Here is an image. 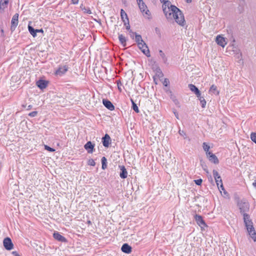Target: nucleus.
<instances>
[{"mask_svg": "<svg viewBox=\"0 0 256 256\" xmlns=\"http://www.w3.org/2000/svg\"><path fill=\"white\" fill-rule=\"evenodd\" d=\"M163 2V11L167 18H170L172 15L176 22L180 26H184L186 24L184 16L182 11L176 6L172 5L170 2L166 0H160Z\"/></svg>", "mask_w": 256, "mask_h": 256, "instance_id": "1", "label": "nucleus"}, {"mask_svg": "<svg viewBox=\"0 0 256 256\" xmlns=\"http://www.w3.org/2000/svg\"><path fill=\"white\" fill-rule=\"evenodd\" d=\"M137 4L139 8L140 12L142 13L143 16L148 18L150 19V12L148 9L147 6L142 0H136Z\"/></svg>", "mask_w": 256, "mask_h": 256, "instance_id": "2", "label": "nucleus"}, {"mask_svg": "<svg viewBox=\"0 0 256 256\" xmlns=\"http://www.w3.org/2000/svg\"><path fill=\"white\" fill-rule=\"evenodd\" d=\"M240 212L242 214L248 212L250 209L249 203L245 200H238L237 203Z\"/></svg>", "mask_w": 256, "mask_h": 256, "instance_id": "3", "label": "nucleus"}, {"mask_svg": "<svg viewBox=\"0 0 256 256\" xmlns=\"http://www.w3.org/2000/svg\"><path fill=\"white\" fill-rule=\"evenodd\" d=\"M248 232L253 240L256 242V232L252 224L245 226Z\"/></svg>", "mask_w": 256, "mask_h": 256, "instance_id": "4", "label": "nucleus"}, {"mask_svg": "<svg viewBox=\"0 0 256 256\" xmlns=\"http://www.w3.org/2000/svg\"><path fill=\"white\" fill-rule=\"evenodd\" d=\"M138 48L142 52L148 57L150 56V52L148 50V46L144 42H143L138 44Z\"/></svg>", "mask_w": 256, "mask_h": 256, "instance_id": "5", "label": "nucleus"}, {"mask_svg": "<svg viewBox=\"0 0 256 256\" xmlns=\"http://www.w3.org/2000/svg\"><path fill=\"white\" fill-rule=\"evenodd\" d=\"M3 244L4 248L8 250H12L14 248V244L12 240L8 237L4 238Z\"/></svg>", "mask_w": 256, "mask_h": 256, "instance_id": "6", "label": "nucleus"}, {"mask_svg": "<svg viewBox=\"0 0 256 256\" xmlns=\"http://www.w3.org/2000/svg\"><path fill=\"white\" fill-rule=\"evenodd\" d=\"M18 13L15 14L12 18V20H11V26H10V30L12 32H14L16 27L17 26L18 23Z\"/></svg>", "mask_w": 256, "mask_h": 256, "instance_id": "7", "label": "nucleus"}, {"mask_svg": "<svg viewBox=\"0 0 256 256\" xmlns=\"http://www.w3.org/2000/svg\"><path fill=\"white\" fill-rule=\"evenodd\" d=\"M103 146L105 148H108L111 144L112 140L110 136L106 134L102 138Z\"/></svg>", "mask_w": 256, "mask_h": 256, "instance_id": "8", "label": "nucleus"}, {"mask_svg": "<svg viewBox=\"0 0 256 256\" xmlns=\"http://www.w3.org/2000/svg\"><path fill=\"white\" fill-rule=\"evenodd\" d=\"M94 146V144H92L90 141H88L84 145V148L88 154H92L95 150Z\"/></svg>", "mask_w": 256, "mask_h": 256, "instance_id": "9", "label": "nucleus"}, {"mask_svg": "<svg viewBox=\"0 0 256 256\" xmlns=\"http://www.w3.org/2000/svg\"><path fill=\"white\" fill-rule=\"evenodd\" d=\"M68 70V66L66 65L60 66L58 69L56 71V74L59 76L64 75Z\"/></svg>", "mask_w": 256, "mask_h": 256, "instance_id": "10", "label": "nucleus"}, {"mask_svg": "<svg viewBox=\"0 0 256 256\" xmlns=\"http://www.w3.org/2000/svg\"><path fill=\"white\" fill-rule=\"evenodd\" d=\"M194 219L196 221L197 224L200 227L202 228L203 226H206V224L204 221V220L202 217L201 216L198 214H195Z\"/></svg>", "mask_w": 256, "mask_h": 256, "instance_id": "11", "label": "nucleus"}, {"mask_svg": "<svg viewBox=\"0 0 256 256\" xmlns=\"http://www.w3.org/2000/svg\"><path fill=\"white\" fill-rule=\"evenodd\" d=\"M207 156L209 160L214 163V164H218L219 162V160L217 158V156L212 152H207Z\"/></svg>", "mask_w": 256, "mask_h": 256, "instance_id": "12", "label": "nucleus"}, {"mask_svg": "<svg viewBox=\"0 0 256 256\" xmlns=\"http://www.w3.org/2000/svg\"><path fill=\"white\" fill-rule=\"evenodd\" d=\"M216 42L218 44L222 46V48L224 47L226 44L225 38L220 35L216 36Z\"/></svg>", "mask_w": 256, "mask_h": 256, "instance_id": "13", "label": "nucleus"}, {"mask_svg": "<svg viewBox=\"0 0 256 256\" xmlns=\"http://www.w3.org/2000/svg\"><path fill=\"white\" fill-rule=\"evenodd\" d=\"M102 104L108 110H114V106L110 100L107 99H104L102 100Z\"/></svg>", "mask_w": 256, "mask_h": 256, "instance_id": "14", "label": "nucleus"}, {"mask_svg": "<svg viewBox=\"0 0 256 256\" xmlns=\"http://www.w3.org/2000/svg\"><path fill=\"white\" fill-rule=\"evenodd\" d=\"M48 84V82L43 80H39L36 82V86L40 90H43L46 88Z\"/></svg>", "mask_w": 256, "mask_h": 256, "instance_id": "15", "label": "nucleus"}, {"mask_svg": "<svg viewBox=\"0 0 256 256\" xmlns=\"http://www.w3.org/2000/svg\"><path fill=\"white\" fill-rule=\"evenodd\" d=\"M120 169V178L124 179L128 176V172L124 166H118Z\"/></svg>", "mask_w": 256, "mask_h": 256, "instance_id": "16", "label": "nucleus"}, {"mask_svg": "<svg viewBox=\"0 0 256 256\" xmlns=\"http://www.w3.org/2000/svg\"><path fill=\"white\" fill-rule=\"evenodd\" d=\"M54 238L56 240H57L60 242H67L66 239L62 235H61L60 232H54L53 234Z\"/></svg>", "mask_w": 256, "mask_h": 256, "instance_id": "17", "label": "nucleus"}, {"mask_svg": "<svg viewBox=\"0 0 256 256\" xmlns=\"http://www.w3.org/2000/svg\"><path fill=\"white\" fill-rule=\"evenodd\" d=\"M188 87L196 95V97H199L200 92L196 86L191 84H188Z\"/></svg>", "mask_w": 256, "mask_h": 256, "instance_id": "18", "label": "nucleus"}, {"mask_svg": "<svg viewBox=\"0 0 256 256\" xmlns=\"http://www.w3.org/2000/svg\"><path fill=\"white\" fill-rule=\"evenodd\" d=\"M214 177L215 179L216 182L218 186L220 184V183H222V178L217 170H214L212 171Z\"/></svg>", "mask_w": 256, "mask_h": 256, "instance_id": "19", "label": "nucleus"}, {"mask_svg": "<svg viewBox=\"0 0 256 256\" xmlns=\"http://www.w3.org/2000/svg\"><path fill=\"white\" fill-rule=\"evenodd\" d=\"M132 247L126 243L123 244L121 248L122 251L128 254L132 252Z\"/></svg>", "mask_w": 256, "mask_h": 256, "instance_id": "20", "label": "nucleus"}, {"mask_svg": "<svg viewBox=\"0 0 256 256\" xmlns=\"http://www.w3.org/2000/svg\"><path fill=\"white\" fill-rule=\"evenodd\" d=\"M120 16L122 20L124 22V25L126 24V22H129L128 15L123 9H121L120 10Z\"/></svg>", "mask_w": 256, "mask_h": 256, "instance_id": "21", "label": "nucleus"}, {"mask_svg": "<svg viewBox=\"0 0 256 256\" xmlns=\"http://www.w3.org/2000/svg\"><path fill=\"white\" fill-rule=\"evenodd\" d=\"M244 216V220L245 226L248 225L249 224H252V220L250 219V216L246 213L242 214Z\"/></svg>", "mask_w": 256, "mask_h": 256, "instance_id": "22", "label": "nucleus"}, {"mask_svg": "<svg viewBox=\"0 0 256 256\" xmlns=\"http://www.w3.org/2000/svg\"><path fill=\"white\" fill-rule=\"evenodd\" d=\"M8 0H0V10H4L8 6Z\"/></svg>", "mask_w": 256, "mask_h": 256, "instance_id": "23", "label": "nucleus"}, {"mask_svg": "<svg viewBox=\"0 0 256 256\" xmlns=\"http://www.w3.org/2000/svg\"><path fill=\"white\" fill-rule=\"evenodd\" d=\"M118 40L123 46H126V39L122 34H118Z\"/></svg>", "mask_w": 256, "mask_h": 256, "instance_id": "24", "label": "nucleus"}, {"mask_svg": "<svg viewBox=\"0 0 256 256\" xmlns=\"http://www.w3.org/2000/svg\"><path fill=\"white\" fill-rule=\"evenodd\" d=\"M200 97H197L200 101L201 106L202 108H204L206 105V101L204 98V97L202 96L201 92H200Z\"/></svg>", "mask_w": 256, "mask_h": 256, "instance_id": "25", "label": "nucleus"}, {"mask_svg": "<svg viewBox=\"0 0 256 256\" xmlns=\"http://www.w3.org/2000/svg\"><path fill=\"white\" fill-rule=\"evenodd\" d=\"M28 30L30 33L33 36V37L34 38L36 36V29H34L32 26L28 24Z\"/></svg>", "mask_w": 256, "mask_h": 256, "instance_id": "26", "label": "nucleus"}, {"mask_svg": "<svg viewBox=\"0 0 256 256\" xmlns=\"http://www.w3.org/2000/svg\"><path fill=\"white\" fill-rule=\"evenodd\" d=\"M102 164V170H105L107 168V160L106 157L103 156L101 159Z\"/></svg>", "mask_w": 256, "mask_h": 256, "instance_id": "27", "label": "nucleus"}, {"mask_svg": "<svg viewBox=\"0 0 256 256\" xmlns=\"http://www.w3.org/2000/svg\"><path fill=\"white\" fill-rule=\"evenodd\" d=\"M130 101L132 103V108L135 112H136V113H138L140 112V110H138L137 104L134 102L132 99H130Z\"/></svg>", "mask_w": 256, "mask_h": 256, "instance_id": "28", "label": "nucleus"}, {"mask_svg": "<svg viewBox=\"0 0 256 256\" xmlns=\"http://www.w3.org/2000/svg\"><path fill=\"white\" fill-rule=\"evenodd\" d=\"M135 42L137 44H138V43L142 42L144 41L143 40L142 36L139 34H137L135 36Z\"/></svg>", "mask_w": 256, "mask_h": 256, "instance_id": "29", "label": "nucleus"}, {"mask_svg": "<svg viewBox=\"0 0 256 256\" xmlns=\"http://www.w3.org/2000/svg\"><path fill=\"white\" fill-rule=\"evenodd\" d=\"M159 54H160V56L161 57V58H162L163 62H166L167 60V58H166L164 54L162 52V50H159Z\"/></svg>", "mask_w": 256, "mask_h": 256, "instance_id": "30", "label": "nucleus"}, {"mask_svg": "<svg viewBox=\"0 0 256 256\" xmlns=\"http://www.w3.org/2000/svg\"><path fill=\"white\" fill-rule=\"evenodd\" d=\"M217 87L214 85V84H212L210 88V92H213V93H215L216 92H217V94H218L219 92H217Z\"/></svg>", "mask_w": 256, "mask_h": 256, "instance_id": "31", "label": "nucleus"}, {"mask_svg": "<svg viewBox=\"0 0 256 256\" xmlns=\"http://www.w3.org/2000/svg\"><path fill=\"white\" fill-rule=\"evenodd\" d=\"M202 146L204 150L206 152V154H207V152H209L208 150L210 148V146H208L206 142H204L202 144Z\"/></svg>", "mask_w": 256, "mask_h": 256, "instance_id": "32", "label": "nucleus"}, {"mask_svg": "<svg viewBox=\"0 0 256 256\" xmlns=\"http://www.w3.org/2000/svg\"><path fill=\"white\" fill-rule=\"evenodd\" d=\"M250 138L252 142L256 144V132H252L250 134Z\"/></svg>", "mask_w": 256, "mask_h": 256, "instance_id": "33", "label": "nucleus"}, {"mask_svg": "<svg viewBox=\"0 0 256 256\" xmlns=\"http://www.w3.org/2000/svg\"><path fill=\"white\" fill-rule=\"evenodd\" d=\"M44 149L48 150L50 152H54L55 150L47 145H44Z\"/></svg>", "mask_w": 256, "mask_h": 256, "instance_id": "34", "label": "nucleus"}, {"mask_svg": "<svg viewBox=\"0 0 256 256\" xmlns=\"http://www.w3.org/2000/svg\"><path fill=\"white\" fill-rule=\"evenodd\" d=\"M194 182L196 185L200 186L202 182V180L201 178H200L194 180Z\"/></svg>", "mask_w": 256, "mask_h": 256, "instance_id": "35", "label": "nucleus"}, {"mask_svg": "<svg viewBox=\"0 0 256 256\" xmlns=\"http://www.w3.org/2000/svg\"><path fill=\"white\" fill-rule=\"evenodd\" d=\"M88 164L91 166H94L96 162L93 159H90L88 162Z\"/></svg>", "mask_w": 256, "mask_h": 256, "instance_id": "36", "label": "nucleus"}, {"mask_svg": "<svg viewBox=\"0 0 256 256\" xmlns=\"http://www.w3.org/2000/svg\"><path fill=\"white\" fill-rule=\"evenodd\" d=\"M117 86H118V88L119 91L121 92L122 91V89L121 88V86H122V84L121 82H120V80L117 81Z\"/></svg>", "mask_w": 256, "mask_h": 256, "instance_id": "37", "label": "nucleus"}, {"mask_svg": "<svg viewBox=\"0 0 256 256\" xmlns=\"http://www.w3.org/2000/svg\"><path fill=\"white\" fill-rule=\"evenodd\" d=\"M138 34L136 32H132V30H130V36L131 38H132V39H134V36H136V34Z\"/></svg>", "mask_w": 256, "mask_h": 256, "instance_id": "38", "label": "nucleus"}, {"mask_svg": "<svg viewBox=\"0 0 256 256\" xmlns=\"http://www.w3.org/2000/svg\"><path fill=\"white\" fill-rule=\"evenodd\" d=\"M38 112L36 111H34L29 114V116L31 117H34L37 115Z\"/></svg>", "mask_w": 256, "mask_h": 256, "instance_id": "39", "label": "nucleus"}, {"mask_svg": "<svg viewBox=\"0 0 256 256\" xmlns=\"http://www.w3.org/2000/svg\"><path fill=\"white\" fill-rule=\"evenodd\" d=\"M169 80L168 79V78H165L164 81L163 82V84L165 86H167L168 84H169Z\"/></svg>", "mask_w": 256, "mask_h": 256, "instance_id": "40", "label": "nucleus"}, {"mask_svg": "<svg viewBox=\"0 0 256 256\" xmlns=\"http://www.w3.org/2000/svg\"><path fill=\"white\" fill-rule=\"evenodd\" d=\"M218 187L220 191V192H222V190H225L222 182V183H220V186H218Z\"/></svg>", "mask_w": 256, "mask_h": 256, "instance_id": "41", "label": "nucleus"}, {"mask_svg": "<svg viewBox=\"0 0 256 256\" xmlns=\"http://www.w3.org/2000/svg\"><path fill=\"white\" fill-rule=\"evenodd\" d=\"M126 22V24L125 25L126 26V29L130 32V30H131L130 28V26L129 22Z\"/></svg>", "mask_w": 256, "mask_h": 256, "instance_id": "42", "label": "nucleus"}, {"mask_svg": "<svg viewBox=\"0 0 256 256\" xmlns=\"http://www.w3.org/2000/svg\"><path fill=\"white\" fill-rule=\"evenodd\" d=\"M12 254L14 256H20L16 251L12 252Z\"/></svg>", "mask_w": 256, "mask_h": 256, "instance_id": "43", "label": "nucleus"}, {"mask_svg": "<svg viewBox=\"0 0 256 256\" xmlns=\"http://www.w3.org/2000/svg\"><path fill=\"white\" fill-rule=\"evenodd\" d=\"M36 33H37V32L43 33L44 32V30L42 28H41V29H36Z\"/></svg>", "mask_w": 256, "mask_h": 256, "instance_id": "44", "label": "nucleus"}, {"mask_svg": "<svg viewBox=\"0 0 256 256\" xmlns=\"http://www.w3.org/2000/svg\"><path fill=\"white\" fill-rule=\"evenodd\" d=\"M179 134L181 135V136H184V135H186V134L185 132L182 130V131H181L180 130H179Z\"/></svg>", "mask_w": 256, "mask_h": 256, "instance_id": "45", "label": "nucleus"}, {"mask_svg": "<svg viewBox=\"0 0 256 256\" xmlns=\"http://www.w3.org/2000/svg\"><path fill=\"white\" fill-rule=\"evenodd\" d=\"M72 2L73 4H78V0H72Z\"/></svg>", "mask_w": 256, "mask_h": 256, "instance_id": "46", "label": "nucleus"}, {"mask_svg": "<svg viewBox=\"0 0 256 256\" xmlns=\"http://www.w3.org/2000/svg\"><path fill=\"white\" fill-rule=\"evenodd\" d=\"M174 115H175L176 117L178 119V112H174Z\"/></svg>", "mask_w": 256, "mask_h": 256, "instance_id": "47", "label": "nucleus"}, {"mask_svg": "<svg viewBox=\"0 0 256 256\" xmlns=\"http://www.w3.org/2000/svg\"><path fill=\"white\" fill-rule=\"evenodd\" d=\"M155 31L156 33L160 32V30L158 28H155Z\"/></svg>", "mask_w": 256, "mask_h": 256, "instance_id": "48", "label": "nucleus"}, {"mask_svg": "<svg viewBox=\"0 0 256 256\" xmlns=\"http://www.w3.org/2000/svg\"><path fill=\"white\" fill-rule=\"evenodd\" d=\"M0 31H1V32H2V36H4V30L3 29H1Z\"/></svg>", "mask_w": 256, "mask_h": 256, "instance_id": "49", "label": "nucleus"}, {"mask_svg": "<svg viewBox=\"0 0 256 256\" xmlns=\"http://www.w3.org/2000/svg\"><path fill=\"white\" fill-rule=\"evenodd\" d=\"M224 191V194L228 196V192L226 190H223Z\"/></svg>", "mask_w": 256, "mask_h": 256, "instance_id": "50", "label": "nucleus"}, {"mask_svg": "<svg viewBox=\"0 0 256 256\" xmlns=\"http://www.w3.org/2000/svg\"><path fill=\"white\" fill-rule=\"evenodd\" d=\"M252 186L256 188V182H253Z\"/></svg>", "mask_w": 256, "mask_h": 256, "instance_id": "51", "label": "nucleus"}, {"mask_svg": "<svg viewBox=\"0 0 256 256\" xmlns=\"http://www.w3.org/2000/svg\"><path fill=\"white\" fill-rule=\"evenodd\" d=\"M86 13L90 14H91L92 13L91 10H88L86 11Z\"/></svg>", "mask_w": 256, "mask_h": 256, "instance_id": "52", "label": "nucleus"}, {"mask_svg": "<svg viewBox=\"0 0 256 256\" xmlns=\"http://www.w3.org/2000/svg\"><path fill=\"white\" fill-rule=\"evenodd\" d=\"M186 2L190 3L192 2V0H186Z\"/></svg>", "mask_w": 256, "mask_h": 256, "instance_id": "53", "label": "nucleus"}, {"mask_svg": "<svg viewBox=\"0 0 256 256\" xmlns=\"http://www.w3.org/2000/svg\"><path fill=\"white\" fill-rule=\"evenodd\" d=\"M174 102L175 104H176V102H177V100H174Z\"/></svg>", "mask_w": 256, "mask_h": 256, "instance_id": "54", "label": "nucleus"}, {"mask_svg": "<svg viewBox=\"0 0 256 256\" xmlns=\"http://www.w3.org/2000/svg\"><path fill=\"white\" fill-rule=\"evenodd\" d=\"M170 93H172V92L170 90H168Z\"/></svg>", "mask_w": 256, "mask_h": 256, "instance_id": "55", "label": "nucleus"}]
</instances>
